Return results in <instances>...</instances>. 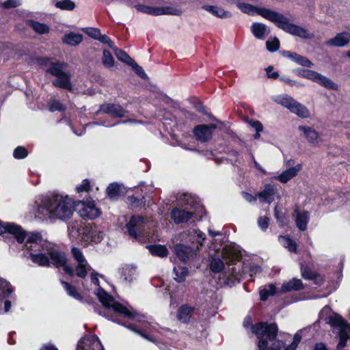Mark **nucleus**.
<instances>
[{
  "instance_id": "338daca9",
  "label": "nucleus",
  "mask_w": 350,
  "mask_h": 350,
  "mask_svg": "<svg viewBox=\"0 0 350 350\" xmlns=\"http://www.w3.org/2000/svg\"><path fill=\"white\" fill-rule=\"evenodd\" d=\"M143 328L145 331L153 332L156 329V327L154 325L150 324L148 322H144L143 324Z\"/></svg>"
},
{
  "instance_id": "6e6d98bb",
  "label": "nucleus",
  "mask_w": 350,
  "mask_h": 350,
  "mask_svg": "<svg viewBox=\"0 0 350 350\" xmlns=\"http://www.w3.org/2000/svg\"><path fill=\"white\" fill-rule=\"evenodd\" d=\"M97 40L103 44H107L111 49H113L115 46L113 42L111 41L109 37L105 34H102L101 33H100V35L98 37Z\"/></svg>"
},
{
  "instance_id": "f8f14e48",
  "label": "nucleus",
  "mask_w": 350,
  "mask_h": 350,
  "mask_svg": "<svg viewBox=\"0 0 350 350\" xmlns=\"http://www.w3.org/2000/svg\"><path fill=\"white\" fill-rule=\"evenodd\" d=\"M72 254L77 262L75 272L76 275L80 278H85L88 271H91V267L88 263L82 252L77 247L72 248Z\"/></svg>"
},
{
  "instance_id": "a211bd4d",
  "label": "nucleus",
  "mask_w": 350,
  "mask_h": 350,
  "mask_svg": "<svg viewBox=\"0 0 350 350\" xmlns=\"http://www.w3.org/2000/svg\"><path fill=\"white\" fill-rule=\"evenodd\" d=\"M174 252L180 260L185 262L193 260L197 256L195 250L183 244L176 245L174 247Z\"/></svg>"
},
{
  "instance_id": "412c9836",
  "label": "nucleus",
  "mask_w": 350,
  "mask_h": 350,
  "mask_svg": "<svg viewBox=\"0 0 350 350\" xmlns=\"http://www.w3.org/2000/svg\"><path fill=\"white\" fill-rule=\"evenodd\" d=\"M99 111L115 118L124 117L126 113L120 105L110 103L102 105Z\"/></svg>"
},
{
  "instance_id": "49530a36",
  "label": "nucleus",
  "mask_w": 350,
  "mask_h": 350,
  "mask_svg": "<svg viewBox=\"0 0 350 350\" xmlns=\"http://www.w3.org/2000/svg\"><path fill=\"white\" fill-rule=\"evenodd\" d=\"M55 7L61 10H72L75 8V3L70 0H62L55 3Z\"/></svg>"
},
{
  "instance_id": "7c9ffc66",
  "label": "nucleus",
  "mask_w": 350,
  "mask_h": 350,
  "mask_svg": "<svg viewBox=\"0 0 350 350\" xmlns=\"http://www.w3.org/2000/svg\"><path fill=\"white\" fill-rule=\"evenodd\" d=\"M189 241L196 243L197 247L202 246L205 239V234L199 230L193 229L189 232Z\"/></svg>"
},
{
  "instance_id": "423d86ee",
  "label": "nucleus",
  "mask_w": 350,
  "mask_h": 350,
  "mask_svg": "<svg viewBox=\"0 0 350 350\" xmlns=\"http://www.w3.org/2000/svg\"><path fill=\"white\" fill-rule=\"evenodd\" d=\"M273 100L300 118H305L310 116L307 107L288 94L275 96Z\"/></svg>"
},
{
  "instance_id": "f03ea898",
  "label": "nucleus",
  "mask_w": 350,
  "mask_h": 350,
  "mask_svg": "<svg viewBox=\"0 0 350 350\" xmlns=\"http://www.w3.org/2000/svg\"><path fill=\"white\" fill-rule=\"evenodd\" d=\"M252 331L258 338L259 350H296V348L301 340L302 330H299L293 337V342L285 347V344L279 340H276L278 326L275 323H259L255 325H251Z\"/></svg>"
},
{
  "instance_id": "09e8293b",
  "label": "nucleus",
  "mask_w": 350,
  "mask_h": 350,
  "mask_svg": "<svg viewBox=\"0 0 350 350\" xmlns=\"http://www.w3.org/2000/svg\"><path fill=\"white\" fill-rule=\"evenodd\" d=\"M28 152L23 146H18L15 148L13 152V156L15 159H21L27 157Z\"/></svg>"
},
{
  "instance_id": "c756f323",
  "label": "nucleus",
  "mask_w": 350,
  "mask_h": 350,
  "mask_svg": "<svg viewBox=\"0 0 350 350\" xmlns=\"http://www.w3.org/2000/svg\"><path fill=\"white\" fill-rule=\"evenodd\" d=\"M83 41V36L80 33L70 32L66 33L62 38L63 43L70 45L76 46Z\"/></svg>"
},
{
  "instance_id": "393cba45",
  "label": "nucleus",
  "mask_w": 350,
  "mask_h": 350,
  "mask_svg": "<svg viewBox=\"0 0 350 350\" xmlns=\"http://www.w3.org/2000/svg\"><path fill=\"white\" fill-rule=\"evenodd\" d=\"M276 194V189L273 185H266L263 191L258 193L261 202L271 204Z\"/></svg>"
},
{
  "instance_id": "37998d69",
  "label": "nucleus",
  "mask_w": 350,
  "mask_h": 350,
  "mask_svg": "<svg viewBox=\"0 0 350 350\" xmlns=\"http://www.w3.org/2000/svg\"><path fill=\"white\" fill-rule=\"evenodd\" d=\"M301 274L306 279H314V282L317 284H321L323 281L322 276L314 274L307 268H301Z\"/></svg>"
},
{
  "instance_id": "0e129e2a",
  "label": "nucleus",
  "mask_w": 350,
  "mask_h": 350,
  "mask_svg": "<svg viewBox=\"0 0 350 350\" xmlns=\"http://www.w3.org/2000/svg\"><path fill=\"white\" fill-rule=\"evenodd\" d=\"M302 66L310 68L313 66V64L306 57H302L299 63L298 64Z\"/></svg>"
},
{
  "instance_id": "4be33fe9",
  "label": "nucleus",
  "mask_w": 350,
  "mask_h": 350,
  "mask_svg": "<svg viewBox=\"0 0 350 350\" xmlns=\"http://www.w3.org/2000/svg\"><path fill=\"white\" fill-rule=\"evenodd\" d=\"M294 217L297 227L301 231L306 230L310 220L309 213L296 208L295 209Z\"/></svg>"
},
{
  "instance_id": "774afa93",
  "label": "nucleus",
  "mask_w": 350,
  "mask_h": 350,
  "mask_svg": "<svg viewBox=\"0 0 350 350\" xmlns=\"http://www.w3.org/2000/svg\"><path fill=\"white\" fill-rule=\"evenodd\" d=\"M288 57H289L293 61H294L295 62H296L297 64H299L301 57L303 56L300 55H298L297 53H289L288 52Z\"/></svg>"
},
{
  "instance_id": "bb28decb",
  "label": "nucleus",
  "mask_w": 350,
  "mask_h": 350,
  "mask_svg": "<svg viewBox=\"0 0 350 350\" xmlns=\"http://www.w3.org/2000/svg\"><path fill=\"white\" fill-rule=\"evenodd\" d=\"M171 215L174 221L178 224L187 221L192 217L193 213L176 208L172 210Z\"/></svg>"
},
{
  "instance_id": "9b49d317",
  "label": "nucleus",
  "mask_w": 350,
  "mask_h": 350,
  "mask_svg": "<svg viewBox=\"0 0 350 350\" xmlns=\"http://www.w3.org/2000/svg\"><path fill=\"white\" fill-rule=\"evenodd\" d=\"M237 7L243 13L250 15L258 14L271 21L277 19V13L267 9L258 8L247 3H238Z\"/></svg>"
},
{
  "instance_id": "f704fd0d",
  "label": "nucleus",
  "mask_w": 350,
  "mask_h": 350,
  "mask_svg": "<svg viewBox=\"0 0 350 350\" xmlns=\"http://www.w3.org/2000/svg\"><path fill=\"white\" fill-rule=\"evenodd\" d=\"M122 192V185L118 183H111L107 189V196L111 200L118 198Z\"/></svg>"
},
{
  "instance_id": "c9c22d12",
  "label": "nucleus",
  "mask_w": 350,
  "mask_h": 350,
  "mask_svg": "<svg viewBox=\"0 0 350 350\" xmlns=\"http://www.w3.org/2000/svg\"><path fill=\"white\" fill-rule=\"evenodd\" d=\"M193 308L187 306H182L178 309L177 317L179 321L183 323H187L191 318Z\"/></svg>"
},
{
  "instance_id": "cd10ccee",
  "label": "nucleus",
  "mask_w": 350,
  "mask_h": 350,
  "mask_svg": "<svg viewBox=\"0 0 350 350\" xmlns=\"http://www.w3.org/2000/svg\"><path fill=\"white\" fill-rule=\"evenodd\" d=\"M301 288H303V284L301 280L293 278L282 284L280 292L287 293L292 291H299Z\"/></svg>"
},
{
  "instance_id": "79ce46f5",
  "label": "nucleus",
  "mask_w": 350,
  "mask_h": 350,
  "mask_svg": "<svg viewBox=\"0 0 350 350\" xmlns=\"http://www.w3.org/2000/svg\"><path fill=\"white\" fill-rule=\"evenodd\" d=\"M112 49L114 51L115 55L120 61H122L128 65H130L131 63L133 61V59H131L129 55L124 51L119 49L116 46H114Z\"/></svg>"
},
{
  "instance_id": "9d476101",
  "label": "nucleus",
  "mask_w": 350,
  "mask_h": 350,
  "mask_svg": "<svg viewBox=\"0 0 350 350\" xmlns=\"http://www.w3.org/2000/svg\"><path fill=\"white\" fill-rule=\"evenodd\" d=\"M76 232L79 234L81 241L85 243H100L104 237L103 232L96 226H85L81 228H77Z\"/></svg>"
},
{
  "instance_id": "5fc2aeb1",
  "label": "nucleus",
  "mask_w": 350,
  "mask_h": 350,
  "mask_svg": "<svg viewBox=\"0 0 350 350\" xmlns=\"http://www.w3.org/2000/svg\"><path fill=\"white\" fill-rule=\"evenodd\" d=\"M83 31L89 36H90L91 38H92L95 40H97V38L99 36L100 33V29H98L97 28H92V27L85 28L83 29Z\"/></svg>"
},
{
  "instance_id": "b1692460",
  "label": "nucleus",
  "mask_w": 350,
  "mask_h": 350,
  "mask_svg": "<svg viewBox=\"0 0 350 350\" xmlns=\"http://www.w3.org/2000/svg\"><path fill=\"white\" fill-rule=\"evenodd\" d=\"M349 41L350 33L345 31L336 34L334 38L327 40L326 44L329 46L342 47L347 45Z\"/></svg>"
},
{
  "instance_id": "f257e3e1",
  "label": "nucleus",
  "mask_w": 350,
  "mask_h": 350,
  "mask_svg": "<svg viewBox=\"0 0 350 350\" xmlns=\"http://www.w3.org/2000/svg\"><path fill=\"white\" fill-rule=\"evenodd\" d=\"M8 232L16 238L19 243L24 242L26 250L24 256L39 267H62L64 271L70 276L74 275L73 269L66 265L65 254L54 244L44 240L39 232L26 234L18 225L13 223H3L0 221V234Z\"/></svg>"
},
{
  "instance_id": "3c124183",
  "label": "nucleus",
  "mask_w": 350,
  "mask_h": 350,
  "mask_svg": "<svg viewBox=\"0 0 350 350\" xmlns=\"http://www.w3.org/2000/svg\"><path fill=\"white\" fill-rule=\"evenodd\" d=\"M90 182L88 179H84L81 184L76 187V191L80 193L83 191H88L90 190Z\"/></svg>"
},
{
  "instance_id": "a19ab883",
  "label": "nucleus",
  "mask_w": 350,
  "mask_h": 350,
  "mask_svg": "<svg viewBox=\"0 0 350 350\" xmlns=\"http://www.w3.org/2000/svg\"><path fill=\"white\" fill-rule=\"evenodd\" d=\"M279 242L283 247L287 248L288 251L291 252H296L297 244L288 236H280Z\"/></svg>"
},
{
  "instance_id": "4d7b16f0",
  "label": "nucleus",
  "mask_w": 350,
  "mask_h": 350,
  "mask_svg": "<svg viewBox=\"0 0 350 350\" xmlns=\"http://www.w3.org/2000/svg\"><path fill=\"white\" fill-rule=\"evenodd\" d=\"M21 5L20 0H8L2 3L3 8L5 9L16 8Z\"/></svg>"
},
{
  "instance_id": "473e14b6",
  "label": "nucleus",
  "mask_w": 350,
  "mask_h": 350,
  "mask_svg": "<svg viewBox=\"0 0 350 350\" xmlns=\"http://www.w3.org/2000/svg\"><path fill=\"white\" fill-rule=\"evenodd\" d=\"M121 276L125 282H132L136 276V269L132 265H125L121 269Z\"/></svg>"
},
{
  "instance_id": "a878e982",
  "label": "nucleus",
  "mask_w": 350,
  "mask_h": 350,
  "mask_svg": "<svg viewBox=\"0 0 350 350\" xmlns=\"http://www.w3.org/2000/svg\"><path fill=\"white\" fill-rule=\"evenodd\" d=\"M53 84L55 87L72 91V85L70 82V75L68 72H64L63 74L57 77L56 79L53 81Z\"/></svg>"
},
{
  "instance_id": "864d4df0",
  "label": "nucleus",
  "mask_w": 350,
  "mask_h": 350,
  "mask_svg": "<svg viewBox=\"0 0 350 350\" xmlns=\"http://www.w3.org/2000/svg\"><path fill=\"white\" fill-rule=\"evenodd\" d=\"M129 66H131L132 68L134 70V71L142 78H147V75L145 73L142 67L139 66L134 60L131 63Z\"/></svg>"
},
{
  "instance_id": "ea45409f",
  "label": "nucleus",
  "mask_w": 350,
  "mask_h": 350,
  "mask_svg": "<svg viewBox=\"0 0 350 350\" xmlns=\"http://www.w3.org/2000/svg\"><path fill=\"white\" fill-rule=\"evenodd\" d=\"M174 280L178 282H184L188 275L189 271L187 267L177 266L174 267Z\"/></svg>"
},
{
  "instance_id": "f3484780",
  "label": "nucleus",
  "mask_w": 350,
  "mask_h": 350,
  "mask_svg": "<svg viewBox=\"0 0 350 350\" xmlns=\"http://www.w3.org/2000/svg\"><path fill=\"white\" fill-rule=\"evenodd\" d=\"M216 129L213 124L209 125H198L193 129V134L196 139L202 142H206L212 138L213 133Z\"/></svg>"
},
{
  "instance_id": "e2e57ef3",
  "label": "nucleus",
  "mask_w": 350,
  "mask_h": 350,
  "mask_svg": "<svg viewBox=\"0 0 350 350\" xmlns=\"http://www.w3.org/2000/svg\"><path fill=\"white\" fill-rule=\"evenodd\" d=\"M267 75L268 77L272 78V79H276L279 77V75L277 72L273 71V67L269 66L266 69Z\"/></svg>"
},
{
  "instance_id": "6ab92c4d",
  "label": "nucleus",
  "mask_w": 350,
  "mask_h": 350,
  "mask_svg": "<svg viewBox=\"0 0 350 350\" xmlns=\"http://www.w3.org/2000/svg\"><path fill=\"white\" fill-rule=\"evenodd\" d=\"M241 255L239 247L235 244L226 245L222 250V256L226 264L234 265Z\"/></svg>"
},
{
  "instance_id": "1a4fd4ad",
  "label": "nucleus",
  "mask_w": 350,
  "mask_h": 350,
  "mask_svg": "<svg viewBox=\"0 0 350 350\" xmlns=\"http://www.w3.org/2000/svg\"><path fill=\"white\" fill-rule=\"evenodd\" d=\"M277 19L273 20L278 27L286 32L304 39H309L314 37V34L309 32L306 29L290 23L284 17L277 13Z\"/></svg>"
},
{
  "instance_id": "4468645a",
  "label": "nucleus",
  "mask_w": 350,
  "mask_h": 350,
  "mask_svg": "<svg viewBox=\"0 0 350 350\" xmlns=\"http://www.w3.org/2000/svg\"><path fill=\"white\" fill-rule=\"evenodd\" d=\"M136 8L138 11L154 16H159L163 14L179 15L181 12L179 10L171 7H150L145 5H137Z\"/></svg>"
},
{
  "instance_id": "2f4dec72",
  "label": "nucleus",
  "mask_w": 350,
  "mask_h": 350,
  "mask_svg": "<svg viewBox=\"0 0 350 350\" xmlns=\"http://www.w3.org/2000/svg\"><path fill=\"white\" fill-rule=\"evenodd\" d=\"M202 8L219 18H226L232 16L230 12L217 6L204 5Z\"/></svg>"
},
{
  "instance_id": "dca6fc26",
  "label": "nucleus",
  "mask_w": 350,
  "mask_h": 350,
  "mask_svg": "<svg viewBox=\"0 0 350 350\" xmlns=\"http://www.w3.org/2000/svg\"><path fill=\"white\" fill-rule=\"evenodd\" d=\"M12 292L10 284L6 280L0 278V311L3 310L5 312H8L11 308V303L7 299Z\"/></svg>"
},
{
  "instance_id": "39448f33",
  "label": "nucleus",
  "mask_w": 350,
  "mask_h": 350,
  "mask_svg": "<svg viewBox=\"0 0 350 350\" xmlns=\"http://www.w3.org/2000/svg\"><path fill=\"white\" fill-rule=\"evenodd\" d=\"M126 227L129 234L133 239H137L140 237L148 236L149 230L154 227V224L143 217L132 216Z\"/></svg>"
},
{
  "instance_id": "a18cd8bd",
  "label": "nucleus",
  "mask_w": 350,
  "mask_h": 350,
  "mask_svg": "<svg viewBox=\"0 0 350 350\" xmlns=\"http://www.w3.org/2000/svg\"><path fill=\"white\" fill-rule=\"evenodd\" d=\"M62 284L68 295H70V297H73L77 300L82 299V297L81 296V295L76 291V289L74 287L71 286L68 282L62 281Z\"/></svg>"
},
{
  "instance_id": "e433bc0d",
  "label": "nucleus",
  "mask_w": 350,
  "mask_h": 350,
  "mask_svg": "<svg viewBox=\"0 0 350 350\" xmlns=\"http://www.w3.org/2000/svg\"><path fill=\"white\" fill-rule=\"evenodd\" d=\"M27 25L31 27L35 32L39 34H45L49 31V26L44 23L30 20L27 21Z\"/></svg>"
},
{
  "instance_id": "052dcab7",
  "label": "nucleus",
  "mask_w": 350,
  "mask_h": 350,
  "mask_svg": "<svg viewBox=\"0 0 350 350\" xmlns=\"http://www.w3.org/2000/svg\"><path fill=\"white\" fill-rule=\"evenodd\" d=\"M249 123L250 126L256 130V132H261L262 131L263 126L259 121L251 120L249 122Z\"/></svg>"
},
{
  "instance_id": "aec40b11",
  "label": "nucleus",
  "mask_w": 350,
  "mask_h": 350,
  "mask_svg": "<svg viewBox=\"0 0 350 350\" xmlns=\"http://www.w3.org/2000/svg\"><path fill=\"white\" fill-rule=\"evenodd\" d=\"M298 129L301 133V135L305 137L308 142L314 145H318L322 142L321 135L312 128L307 126H299Z\"/></svg>"
},
{
  "instance_id": "13d9d810",
  "label": "nucleus",
  "mask_w": 350,
  "mask_h": 350,
  "mask_svg": "<svg viewBox=\"0 0 350 350\" xmlns=\"http://www.w3.org/2000/svg\"><path fill=\"white\" fill-rule=\"evenodd\" d=\"M258 224L262 230H266L269 226V218L267 217H260L258 220Z\"/></svg>"
},
{
  "instance_id": "0eeeda50",
  "label": "nucleus",
  "mask_w": 350,
  "mask_h": 350,
  "mask_svg": "<svg viewBox=\"0 0 350 350\" xmlns=\"http://www.w3.org/2000/svg\"><path fill=\"white\" fill-rule=\"evenodd\" d=\"M327 322L332 327L339 329V342L337 350H342L346 347L347 340L350 339V325L338 314H333L327 317Z\"/></svg>"
},
{
  "instance_id": "c03bdc74",
  "label": "nucleus",
  "mask_w": 350,
  "mask_h": 350,
  "mask_svg": "<svg viewBox=\"0 0 350 350\" xmlns=\"http://www.w3.org/2000/svg\"><path fill=\"white\" fill-rule=\"evenodd\" d=\"M210 269L214 273H219L224 269V264L221 259L214 257L211 260Z\"/></svg>"
},
{
  "instance_id": "72a5a7b5",
  "label": "nucleus",
  "mask_w": 350,
  "mask_h": 350,
  "mask_svg": "<svg viewBox=\"0 0 350 350\" xmlns=\"http://www.w3.org/2000/svg\"><path fill=\"white\" fill-rule=\"evenodd\" d=\"M146 248L154 256L159 257H166L168 255V250L167 247L161 245H147Z\"/></svg>"
},
{
  "instance_id": "bf43d9fd",
  "label": "nucleus",
  "mask_w": 350,
  "mask_h": 350,
  "mask_svg": "<svg viewBox=\"0 0 350 350\" xmlns=\"http://www.w3.org/2000/svg\"><path fill=\"white\" fill-rule=\"evenodd\" d=\"M141 122H142L141 121H138V120H136L135 119H129V120L118 122L112 124L111 125L107 124L105 122H101L100 124L103 125V126H112L116 125V124H120V123H123V124H126V123L137 124V123H141Z\"/></svg>"
},
{
  "instance_id": "6e6552de",
  "label": "nucleus",
  "mask_w": 350,
  "mask_h": 350,
  "mask_svg": "<svg viewBox=\"0 0 350 350\" xmlns=\"http://www.w3.org/2000/svg\"><path fill=\"white\" fill-rule=\"evenodd\" d=\"M296 73L298 76L311 80L319 83L320 85L332 90H338V85L331 79L312 70L301 69L297 70Z\"/></svg>"
},
{
  "instance_id": "de8ad7c7",
  "label": "nucleus",
  "mask_w": 350,
  "mask_h": 350,
  "mask_svg": "<svg viewBox=\"0 0 350 350\" xmlns=\"http://www.w3.org/2000/svg\"><path fill=\"white\" fill-rule=\"evenodd\" d=\"M103 64L107 68H111L114 65V59L111 53L107 51L104 50L103 52Z\"/></svg>"
},
{
  "instance_id": "5701e85b",
  "label": "nucleus",
  "mask_w": 350,
  "mask_h": 350,
  "mask_svg": "<svg viewBox=\"0 0 350 350\" xmlns=\"http://www.w3.org/2000/svg\"><path fill=\"white\" fill-rule=\"evenodd\" d=\"M301 170V165L297 164L292 167L282 172L280 174L274 177L275 179L279 180L282 183H286L293 177L297 176L298 172Z\"/></svg>"
},
{
  "instance_id": "c85d7f7f",
  "label": "nucleus",
  "mask_w": 350,
  "mask_h": 350,
  "mask_svg": "<svg viewBox=\"0 0 350 350\" xmlns=\"http://www.w3.org/2000/svg\"><path fill=\"white\" fill-rule=\"evenodd\" d=\"M251 29L254 36L258 39H264L269 33V29L262 23H253Z\"/></svg>"
},
{
  "instance_id": "680f3d73",
  "label": "nucleus",
  "mask_w": 350,
  "mask_h": 350,
  "mask_svg": "<svg viewBox=\"0 0 350 350\" xmlns=\"http://www.w3.org/2000/svg\"><path fill=\"white\" fill-rule=\"evenodd\" d=\"M154 96L155 98H157L159 100H161L164 102H167L170 99L165 94H163L162 92L159 90H156L153 92Z\"/></svg>"
},
{
  "instance_id": "8fccbe9b",
  "label": "nucleus",
  "mask_w": 350,
  "mask_h": 350,
  "mask_svg": "<svg viewBox=\"0 0 350 350\" xmlns=\"http://www.w3.org/2000/svg\"><path fill=\"white\" fill-rule=\"evenodd\" d=\"M267 49L271 52L276 51L280 46V42L277 38L269 39L266 42Z\"/></svg>"
},
{
  "instance_id": "ddd939ff",
  "label": "nucleus",
  "mask_w": 350,
  "mask_h": 350,
  "mask_svg": "<svg viewBox=\"0 0 350 350\" xmlns=\"http://www.w3.org/2000/svg\"><path fill=\"white\" fill-rule=\"evenodd\" d=\"M77 206L78 213L83 218L92 219L100 215V209L96 207L95 202L92 200L80 202Z\"/></svg>"
},
{
  "instance_id": "20e7f679",
  "label": "nucleus",
  "mask_w": 350,
  "mask_h": 350,
  "mask_svg": "<svg viewBox=\"0 0 350 350\" xmlns=\"http://www.w3.org/2000/svg\"><path fill=\"white\" fill-rule=\"evenodd\" d=\"M91 282L96 286L95 294L103 306L111 310L116 316H120L130 319H137L141 321L143 316L139 315L135 310L128 304H123L118 302L99 286L98 274L95 271L91 273Z\"/></svg>"
},
{
  "instance_id": "4c0bfd02",
  "label": "nucleus",
  "mask_w": 350,
  "mask_h": 350,
  "mask_svg": "<svg viewBox=\"0 0 350 350\" xmlns=\"http://www.w3.org/2000/svg\"><path fill=\"white\" fill-rule=\"evenodd\" d=\"M277 293L275 286L273 284H268L263 286L260 290V299L262 301L267 300L270 296L274 295Z\"/></svg>"
},
{
  "instance_id": "603ef678",
  "label": "nucleus",
  "mask_w": 350,
  "mask_h": 350,
  "mask_svg": "<svg viewBox=\"0 0 350 350\" xmlns=\"http://www.w3.org/2000/svg\"><path fill=\"white\" fill-rule=\"evenodd\" d=\"M66 109L65 106L58 100H53L49 105V110L54 111H63Z\"/></svg>"
},
{
  "instance_id": "7ed1b4c3",
  "label": "nucleus",
  "mask_w": 350,
  "mask_h": 350,
  "mask_svg": "<svg viewBox=\"0 0 350 350\" xmlns=\"http://www.w3.org/2000/svg\"><path fill=\"white\" fill-rule=\"evenodd\" d=\"M74 211V202L67 196L54 195L42 201L38 213L49 219H68Z\"/></svg>"
},
{
  "instance_id": "69168bd1",
  "label": "nucleus",
  "mask_w": 350,
  "mask_h": 350,
  "mask_svg": "<svg viewBox=\"0 0 350 350\" xmlns=\"http://www.w3.org/2000/svg\"><path fill=\"white\" fill-rule=\"evenodd\" d=\"M281 80L284 81V83L290 85L291 86H301L302 85L295 81L291 80L288 78L282 77L281 78Z\"/></svg>"
},
{
  "instance_id": "58836bf2",
  "label": "nucleus",
  "mask_w": 350,
  "mask_h": 350,
  "mask_svg": "<svg viewBox=\"0 0 350 350\" xmlns=\"http://www.w3.org/2000/svg\"><path fill=\"white\" fill-rule=\"evenodd\" d=\"M66 66V64L62 62L52 63L46 69V72L55 76L56 77L63 74L64 68Z\"/></svg>"
},
{
  "instance_id": "2eb2a0df",
  "label": "nucleus",
  "mask_w": 350,
  "mask_h": 350,
  "mask_svg": "<svg viewBox=\"0 0 350 350\" xmlns=\"http://www.w3.org/2000/svg\"><path fill=\"white\" fill-rule=\"evenodd\" d=\"M76 350H105L104 347L96 335L83 337L78 342Z\"/></svg>"
}]
</instances>
